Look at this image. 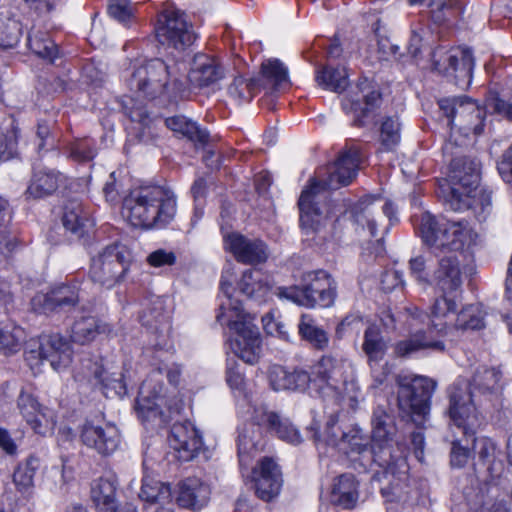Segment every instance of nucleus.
<instances>
[{
	"instance_id": "61",
	"label": "nucleus",
	"mask_w": 512,
	"mask_h": 512,
	"mask_svg": "<svg viewBox=\"0 0 512 512\" xmlns=\"http://www.w3.org/2000/svg\"><path fill=\"white\" fill-rule=\"evenodd\" d=\"M147 262L153 267L171 266L176 262V255L172 251L158 249L148 255Z\"/></svg>"
},
{
	"instance_id": "39",
	"label": "nucleus",
	"mask_w": 512,
	"mask_h": 512,
	"mask_svg": "<svg viewBox=\"0 0 512 512\" xmlns=\"http://www.w3.org/2000/svg\"><path fill=\"white\" fill-rule=\"evenodd\" d=\"M139 497L145 502V505H163L173 502L170 485L148 476L142 480Z\"/></svg>"
},
{
	"instance_id": "30",
	"label": "nucleus",
	"mask_w": 512,
	"mask_h": 512,
	"mask_svg": "<svg viewBox=\"0 0 512 512\" xmlns=\"http://www.w3.org/2000/svg\"><path fill=\"white\" fill-rule=\"evenodd\" d=\"M258 83V92L263 88L279 91L291 86L288 68L279 59H267L262 62L260 76L254 78Z\"/></svg>"
},
{
	"instance_id": "38",
	"label": "nucleus",
	"mask_w": 512,
	"mask_h": 512,
	"mask_svg": "<svg viewBox=\"0 0 512 512\" xmlns=\"http://www.w3.org/2000/svg\"><path fill=\"white\" fill-rule=\"evenodd\" d=\"M473 450L478 462L487 468L493 476L502 469V461L498 459L496 443L488 437H478L473 440Z\"/></svg>"
},
{
	"instance_id": "19",
	"label": "nucleus",
	"mask_w": 512,
	"mask_h": 512,
	"mask_svg": "<svg viewBox=\"0 0 512 512\" xmlns=\"http://www.w3.org/2000/svg\"><path fill=\"white\" fill-rule=\"evenodd\" d=\"M80 437L84 445L102 456L113 454L120 444L117 427L109 423L97 424L93 421H86Z\"/></svg>"
},
{
	"instance_id": "2",
	"label": "nucleus",
	"mask_w": 512,
	"mask_h": 512,
	"mask_svg": "<svg viewBox=\"0 0 512 512\" xmlns=\"http://www.w3.org/2000/svg\"><path fill=\"white\" fill-rule=\"evenodd\" d=\"M448 181L446 206L455 212L472 209L480 221L485 220L492 209V201L491 192L479 188V163L467 157L453 159Z\"/></svg>"
},
{
	"instance_id": "11",
	"label": "nucleus",
	"mask_w": 512,
	"mask_h": 512,
	"mask_svg": "<svg viewBox=\"0 0 512 512\" xmlns=\"http://www.w3.org/2000/svg\"><path fill=\"white\" fill-rule=\"evenodd\" d=\"M132 263V253L124 245L105 247L91 260L89 275L93 282L108 289L121 283Z\"/></svg>"
},
{
	"instance_id": "35",
	"label": "nucleus",
	"mask_w": 512,
	"mask_h": 512,
	"mask_svg": "<svg viewBox=\"0 0 512 512\" xmlns=\"http://www.w3.org/2000/svg\"><path fill=\"white\" fill-rule=\"evenodd\" d=\"M61 181L62 175L59 172L51 169L35 170L26 194L33 198L46 197L58 189Z\"/></svg>"
},
{
	"instance_id": "36",
	"label": "nucleus",
	"mask_w": 512,
	"mask_h": 512,
	"mask_svg": "<svg viewBox=\"0 0 512 512\" xmlns=\"http://www.w3.org/2000/svg\"><path fill=\"white\" fill-rule=\"evenodd\" d=\"M92 375L106 397L122 396L126 393L122 371H110L102 365L95 363Z\"/></svg>"
},
{
	"instance_id": "5",
	"label": "nucleus",
	"mask_w": 512,
	"mask_h": 512,
	"mask_svg": "<svg viewBox=\"0 0 512 512\" xmlns=\"http://www.w3.org/2000/svg\"><path fill=\"white\" fill-rule=\"evenodd\" d=\"M503 389V375L496 367H479L471 380L470 390L465 383H455L448 389L449 416L455 425L463 427L467 433V425H473L475 415L474 398L477 394L489 400L497 396Z\"/></svg>"
},
{
	"instance_id": "8",
	"label": "nucleus",
	"mask_w": 512,
	"mask_h": 512,
	"mask_svg": "<svg viewBox=\"0 0 512 512\" xmlns=\"http://www.w3.org/2000/svg\"><path fill=\"white\" fill-rule=\"evenodd\" d=\"M396 383L398 408L402 415L416 423L424 420L430 410L436 382L425 376L400 374Z\"/></svg>"
},
{
	"instance_id": "50",
	"label": "nucleus",
	"mask_w": 512,
	"mask_h": 512,
	"mask_svg": "<svg viewBox=\"0 0 512 512\" xmlns=\"http://www.w3.org/2000/svg\"><path fill=\"white\" fill-rule=\"evenodd\" d=\"M401 126L397 117H386L380 126V143L384 151H392L400 142Z\"/></svg>"
},
{
	"instance_id": "9",
	"label": "nucleus",
	"mask_w": 512,
	"mask_h": 512,
	"mask_svg": "<svg viewBox=\"0 0 512 512\" xmlns=\"http://www.w3.org/2000/svg\"><path fill=\"white\" fill-rule=\"evenodd\" d=\"M228 326L232 353L245 363H256L262 352V338L253 317L237 304L230 309Z\"/></svg>"
},
{
	"instance_id": "54",
	"label": "nucleus",
	"mask_w": 512,
	"mask_h": 512,
	"mask_svg": "<svg viewBox=\"0 0 512 512\" xmlns=\"http://www.w3.org/2000/svg\"><path fill=\"white\" fill-rule=\"evenodd\" d=\"M429 8L432 19L442 23L460 9L459 0H430Z\"/></svg>"
},
{
	"instance_id": "43",
	"label": "nucleus",
	"mask_w": 512,
	"mask_h": 512,
	"mask_svg": "<svg viewBox=\"0 0 512 512\" xmlns=\"http://www.w3.org/2000/svg\"><path fill=\"white\" fill-rule=\"evenodd\" d=\"M298 332L302 339L309 342L314 348L323 350L328 347L329 337L327 332L318 326L315 319L310 315H301Z\"/></svg>"
},
{
	"instance_id": "10",
	"label": "nucleus",
	"mask_w": 512,
	"mask_h": 512,
	"mask_svg": "<svg viewBox=\"0 0 512 512\" xmlns=\"http://www.w3.org/2000/svg\"><path fill=\"white\" fill-rule=\"evenodd\" d=\"M128 86L137 97L151 100L178 88V81L169 66L155 58L134 68Z\"/></svg>"
},
{
	"instance_id": "22",
	"label": "nucleus",
	"mask_w": 512,
	"mask_h": 512,
	"mask_svg": "<svg viewBox=\"0 0 512 512\" xmlns=\"http://www.w3.org/2000/svg\"><path fill=\"white\" fill-rule=\"evenodd\" d=\"M169 444L180 461L192 460L202 447V438L190 423H176L172 426Z\"/></svg>"
},
{
	"instance_id": "41",
	"label": "nucleus",
	"mask_w": 512,
	"mask_h": 512,
	"mask_svg": "<svg viewBox=\"0 0 512 512\" xmlns=\"http://www.w3.org/2000/svg\"><path fill=\"white\" fill-rule=\"evenodd\" d=\"M25 333L22 327L14 321L6 320L0 322V353L13 355L21 350Z\"/></svg>"
},
{
	"instance_id": "17",
	"label": "nucleus",
	"mask_w": 512,
	"mask_h": 512,
	"mask_svg": "<svg viewBox=\"0 0 512 512\" xmlns=\"http://www.w3.org/2000/svg\"><path fill=\"white\" fill-rule=\"evenodd\" d=\"M360 153L356 148L341 152L334 163L326 169L327 177L322 180L314 179L320 185V190H336L347 186L356 178L359 165Z\"/></svg>"
},
{
	"instance_id": "44",
	"label": "nucleus",
	"mask_w": 512,
	"mask_h": 512,
	"mask_svg": "<svg viewBox=\"0 0 512 512\" xmlns=\"http://www.w3.org/2000/svg\"><path fill=\"white\" fill-rule=\"evenodd\" d=\"M362 350L370 364L381 361L386 353L387 344L381 334L380 329L375 326H369L363 337Z\"/></svg>"
},
{
	"instance_id": "14",
	"label": "nucleus",
	"mask_w": 512,
	"mask_h": 512,
	"mask_svg": "<svg viewBox=\"0 0 512 512\" xmlns=\"http://www.w3.org/2000/svg\"><path fill=\"white\" fill-rule=\"evenodd\" d=\"M354 372V365L332 355L323 356L314 369L313 385L324 400H339L340 382Z\"/></svg>"
},
{
	"instance_id": "40",
	"label": "nucleus",
	"mask_w": 512,
	"mask_h": 512,
	"mask_svg": "<svg viewBox=\"0 0 512 512\" xmlns=\"http://www.w3.org/2000/svg\"><path fill=\"white\" fill-rule=\"evenodd\" d=\"M165 124L170 130L186 136L197 148H203L208 143V132L201 129L195 122L189 121L183 116L167 118Z\"/></svg>"
},
{
	"instance_id": "20",
	"label": "nucleus",
	"mask_w": 512,
	"mask_h": 512,
	"mask_svg": "<svg viewBox=\"0 0 512 512\" xmlns=\"http://www.w3.org/2000/svg\"><path fill=\"white\" fill-rule=\"evenodd\" d=\"M17 408L35 433L46 435L54 430L55 420L52 413L40 405L32 394L21 391L17 398Z\"/></svg>"
},
{
	"instance_id": "46",
	"label": "nucleus",
	"mask_w": 512,
	"mask_h": 512,
	"mask_svg": "<svg viewBox=\"0 0 512 512\" xmlns=\"http://www.w3.org/2000/svg\"><path fill=\"white\" fill-rule=\"evenodd\" d=\"M39 468V460L30 456L20 463L13 473V483L18 492L29 494L34 486V476Z\"/></svg>"
},
{
	"instance_id": "27",
	"label": "nucleus",
	"mask_w": 512,
	"mask_h": 512,
	"mask_svg": "<svg viewBox=\"0 0 512 512\" xmlns=\"http://www.w3.org/2000/svg\"><path fill=\"white\" fill-rule=\"evenodd\" d=\"M438 266L433 277L436 286L444 294H451L460 289L462 277L460 262L454 253L441 256L439 254Z\"/></svg>"
},
{
	"instance_id": "63",
	"label": "nucleus",
	"mask_w": 512,
	"mask_h": 512,
	"mask_svg": "<svg viewBox=\"0 0 512 512\" xmlns=\"http://www.w3.org/2000/svg\"><path fill=\"white\" fill-rule=\"evenodd\" d=\"M497 168L502 179L512 186V144L503 153Z\"/></svg>"
},
{
	"instance_id": "37",
	"label": "nucleus",
	"mask_w": 512,
	"mask_h": 512,
	"mask_svg": "<svg viewBox=\"0 0 512 512\" xmlns=\"http://www.w3.org/2000/svg\"><path fill=\"white\" fill-rule=\"evenodd\" d=\"M332 500L335 504L346 509L355 506L358 500L357 482L352 474H343L334 480Z\"/></svg>"
},
{
	"instance_id": "18",
	"label": "nucleus",
	"mask_w": 512,
	"mask_h": 512,
	"mask_svg": "<svg viewBox=\"0 0 512 512\" xmlns=\"http://www.w3.org/2000/svg\"><path fill=\"white\" fill-rule=\"evenodd\" d=\"M396 214V209L392 202L382 201L380 198L366 196L355 203L350 209V215L354 223L367 228L371 236L376 235L377 224L385 215L392 222Z\"/></svg>"
},
{
	"instance_id": "21",
	"label": "nucleus",
	"mask_w": 512,
	"mask_h": 512,
	"mask_svg": "<svg viewBox=\"0 0 512 512\" xmlns=\"http://www.w3.org/2000/svg\"><path fill=\"white\" fill-rule=\"evenodd\" d=\"M252 474L255 492L260 499L270 501L279 494L282 477L279 467L273 459L264 457L259 465L253 468Z\"/></svg>"
},
{
	"instance_id": "34",
	"label": "nucleus",
	"mask_w": 512,
	"mask_h": 512,
	"mask_svg": "<svg viewBox=\"0 0 512 512\" xmlns=\"http://www.w3.org/2000/svg\"><path fill=\"white\" fill-rule=\"evenodd\" d=\"M272 288L273 286L267 277L260 271L252 269L244 271L238 282V289L241 293L259 302H265L269 299Z\"/></svg>"
},
{
	"instance_id": "28",
	"label": "nucleus",
	"mask_w": 512,
	"mask_h": 512,
	"mask_svg": "<svg viewBox=\"0 0 512 512\" xmlns=\"http://www.w3.org/2000/svg\"><path fill=\"white\" fill-rule=\"evenodd\" d=\"M321 192L320 185L315 180H311L299 198L300 224L307 233L320 230L325 218L315 206V198Z\"/></svg>"
},
{
	"instance_id": "7",
	"label": "nucleus",
	"mask_w": 512,
	"mask_h": 512,
	"mask_svg": "<svg viewBox=\"0 0 512 512\" xmlns=\"http://www.w3.org/2000/svg\"><path fill=\"white\" fill-rule=\"evenodd\" d=\"M440 109L448 118L451 142L457 146L465 144V139L473 134L478 136L483 131L484 111L474 101L466 97L440 99Z\"/></svg>"
},
{
	"instance_id": "52",
	"label": "nucleus",
	"mask_w": 512,
	"mask_h": 512,
	"mask_svg": "<svg viewBox=\"0 0 512 512\" xmlns=\"http://www.w3.org/2000/svg\"><path fill=\"white\" fill-rule=\"evenodd\" d=\"M22 25L16 19L8 18L0 21V48H14L21 37Z\"/></svg>"
},
{
	"instance_id": "51",
	"label": "nucleus",
	"mask_w": 512,
	"mask_h": 512,
	"mask_svg": "<svg viewBox=\"0 0 512 512\" xmlns=\"http://www.w3.org/2000/svg\"><path fill=\"white\" fill-rule=\"evenodd\" d=\"M228 92L230 97L237 104H240L244 101H250L258 93V83L254 79L247 82L242 76H235L229 85Z\"/></svg>"
},
{
	"instance_id": "32",
	"label": "nucleus",
	"mask_w": 512,
	"mask_h": 512,
	"mask_svg": "<svg viewBox=\"0 0 512 512\" xmlns=\"http://www.w3.org/2000/svg\"><path fill=\"white\" fill-rule=\"evenodd\" d=\"M210 488L200 479L190 477L179 485L178 504L192 510H200L207 505L210 499Z\"/></svg>"
},
{
	"instance_id": "45",
	"label": "nucleus",
	"mask_w": 512,
	"mask_h": 512,
	"mask_svg": "<svg viewBox=\"0 0 512 512\" xmlns=\"http://www.w3.org/2000/svg\"><path fill=\"white\" fill-rule=\"evenodd\" d=\"M264 448L260 432L244 430L238 439V455L241 466H249L251 459Z\"/></svg>"
},
{
	"instance_id": "1",
	"label": "nucleus",
	"mask_w": 512,
	"mask_h": 512,
	"mask_svg": "<svg viewBox=\"0 0 512 512\" xmlns=\"http://www.w3.org/2000/svg\"><path fill=\"white\" fill-rule=\"evenodd\" d=\"M371 450L374 461L383 468L382 478L389 486H383V495L396 494L397 488L405 482L406 462L404 447L396 440V426L391 415L383 407H376L371 418Z\"/></svg>"
},
{
	"instance_id": "25",
	"label": "nucleus",
	"mask_w": 512,
	"mask_h": 512,
	"mask_svg": "<svg viewBox=\"0 0 512 512\" xmlns=\"http://www.w3.org/2000/svg\"><path fill=\"white\" fill-rule=\"evenodd\" d=\"M38 354L41 360L48 361L54 370L60 371L70 365L73 352L63 336L52 334L41 339Z\"/></svg>"
},
{
	"instance_id": "59",
	"label": "nucleus",
	"mask_w": 512,
	"mask_h": 512,
	"mask_svg": "<svg viewBox=\"0 0 512 512\" xmlns=\"http://www.w3.org/2000/svg\"><path fill=\"white\" fill-rule=\"evenodd\" d=\"M16 144V132L14 130L4 133L0 130V161L9 160L13 156Z\"/></svg>"
},
{
	"instance_id": "31",
	"label": "nucleus",
	"mask_w": 512,
	"mask_h": 512,
	"mask_svg": "<svg viewBox=\"0 0 512 512\" xmlns=\"http://www.w3.org/2000/svg\"><path fill=\"white\" fill-rule=\"evenodd\" d=\"M117 486V477L112 474L100 477L93 482L91 498L97 512H118Z\"/></svg>"
},
{
	"instance_id": "33",
	"label": "nucleus",
	"mask_w": 512,
	"mask_h": 512,
	"mask_svg": "<svg viewBox=\"0 0 512 512\" xmlns=\"http://www.w3.org/2000/svg\"><path fill=\"white\" fill-rule=\"evenodd\" d=\"M111 332L109 324L94 316H82L73 323L70 337L73 342L84 345L95 340L100 334L109 335Z\"/></svg>"
},
{
	"instance_id": "48",
	"label": "nucleus",
	"mask_w": 512,
	"mask_h": 512,
	"mask_svg": "<svg viewBox=\"0 0 512 512\" xmlns=\"http://www.w3.org/2000/svg\"><path fill=\"white\" fill-rule=\"evenodd\" d=\"M28 46L35 55L50 62H53L58 54L56 44L46 33L40 31H32L29 34Z\"/></svg>"
},
{
	"instance_id": "29",
	"label": "nucleus",
	"mask_w": 512,
	"mask_h": 512,
	"mask_svg": "<svg viewBox=\"0 0 512 512\" xmlns=\"http://www.w3.org/2000/svg\"><path fill=\"white\" fill-rule=\"evenodd\" d=\"M220 79V61L213 56L196 54L191 63L188 80L195 88L208 87Z\"/></svg>"
},
{
	"instance_id": "55",
	"label": "nucleus",
	"mask_w": 512,
	"mask_h": 512,
	"mask_svg": "<svg viewBox=\"0 0 512 512\" xmlns=\"http://www.w3.org/2000/svg\"><path fill=\"white\" fill-rule=\"evenodd\" d=\"M341 444L347 445L351 452L362 453L367 449L368 440L358 426H353L342 433Z\"/></svg>"
},
{
	"instance_id": "26",
	"label": "nucleus",
	"mask_w": 512,
	"mask_h": 512,
	"mask_svg": "<svg viewBox=\"0 0 512 512\" xmlns=\"http://www.w3.org/2000/svg\"><path fill=\"white\" fill-rule=\"evenodd\" d=\"M253 419L258 426H263L270 432L275 433L283 441L299 444L302 440L298 429L288 418H283L265 407L255 409Z\"/></svg>"
},
{
	"instance_id": "6",
	"label": "nucleus",
	"mask_w": 512,
	"mask_h": 512,
	"mask_svg": "<svg viewBox=\"0 0 512 512\" xmlns=\"http://www.w3.org/2000/svg\"><path fill=\"white\" fill-rule=\"evenodd\" d=\"M419 231L423 242L436 256L444 250L449 253L461 251L473 244L477 237L467 221L437 218L429 212L421 214Z\"/></svg>"
},
{
	"instance_id": "3",
	"label": "nucleus",
	"mask_w": 512,
	"mask_h": 512,
	"mask_svg": "<svg viewBox=\"0 0 512 512\" xmlns=\"http://www.w3.org/2000/svg\"><path fill=\"white\" fill-rule=\"evenodd\" d=\"M122 210L135 227L164 228L175 219L177 196L167 186L141 187L124 198Z\"/></svg>"
},
{
	"instance_id": "16",
	"label": "nucleus",
	"mask_w": 512,
	"mask_h": 512,
	"mask_svg": "<svg viewBox=\"0 0 512 512\" xmlns=\"http://www.w3.org/2000/svg\"><path fill=\"white\" fill-rule=\"evenodd\" d=\"M80 301L79 287L76 284H60L49 291L37 293L31 301L32 308L38 313L68 312Z\"/></svg>"
},
{
	"instance_id": "58",
	"label": "nucleus",
	"mask_w": 512,
	"mask_h": 512,
	"mask_svg": "<svg viewBox=\"0 0 512 512\" xmlns=\"http://www.w3.org/2000/svg\"><path fill=\"white\" fill-rule=\"evenodd\" d=\"M70 155L76 161L85 162L93 159L95 149L89 140L84 139L77 141L71 146Z\"/></svg>"
},
{
	"instance_id": "53",
	"label": "nucleus",
	"mask_w": 512,
	"mask_h": 512,
	"mask_svg": "<svg viewBox=\"0 0 512 512\" xmlns=\"http://www.w3.org/2000/svg\"><path fill=\"white\" fill-rule=\"evenodd\" d=\"M454 328L461 331L478 330L484 326L483 318L475 306L462 309L456 317Z\"/></svg>"
},
{
	"instance_id": "4",
	"label": "nucleus",
	"mask_w": 512,
	"mask_h": 512,
	"mask_svg": "<svg viewBox=\"0 0 512 512\" xmlns=\"http://www.w3.org/2000/svg\"><path fill=\"white\" fill-rule=\"evenodd\" d=\"M456 307V301L443 293L441 297L434 301L431 307V315L417 307L408 308L412 321L424 323L425 320H428V326L426 330H417L411 333L408 338L397 342L394 346L395 354L398 357H409L424 350L444 351V342L435 337L433 333L436 331L437 335H444L448 318L456 312Z\"/></svg>"
},
{
	"instance_id": "15",
	"label": "nucleus",
	"mask_w": 512,
	"mask_h": 512,
	"mask_svg": "<svg viewBox=\"0 0 512 512\" xmlns=\"http://www.w3.org/2000/svg\"><path fill=\"white\" fill-rule=\"evenodd\" d=\"M303 306L330 307L336 298V284L324 270L309 271L302 275Z\"/></svg>"
},
{
	"instance_id": "57",
	"label": "nucleus",
	"mask_w": 512,
	"mask_h": 512,
	"mask_svg": "<svg viewBox=\"0 0 512 512\" xmlns=\"http://www.w3.org/2000/svg\"><path fill=\"white\" fill-rule=\"evenodd\" d=\"M288 374L284 367L280 365H273L269 368L268 379L271 387L275 391H284L289 387Z\"/></svg>"
},
{
	"instance_id": "60",
	"label": "nucleus",
	"mask_w": 512,
	"mask_h": 512,
	"mask_svg": "<svg viewBox=\"0 0 512 512\" xmlns=\"http://www.w3.org/2000/svg\"><path fill=\"white\" fill-rule=\"evenodd\" d=\"M271 294H275L280 299H285L291 301L299 306H303V293L301 284L299 286H290V287H276L272 288Z\"/></svg>"
},
{
	"instance_id": "56",
	"label": "nucleus",
	"mask_w": 512,
	"mask_h": 512,
	"mask_svg": "<svg viewBox=\"0 0 512 512\" xmlns=\"http://www.w3.org/2000/svg\"><path fill=\"white\" fill-rule=\"evenodd\" d=\"M108 14L124 26L133 20L134 14L127 0H112L108 6Z\"/></svg>"
},
{
	"instance_id": "47",
	"label": "nucleus",
	"mask_w": 512,
	"mask_h": 512,
	"mask_svg": "<svg viewBox=\"0 0 512 512\" xmlns=\"http://www.w3.org/2000/svg\"><path fill=\"white\" fill-rule=\"evenodd\" d=\"M62 222L66 230L77 237H81L84 234L88 219L83 213L81 204L76 201H71L64 207Z\"/></svg>"
},
{
	"instance_id": "64",
	"label": "nucleus",
	"mask_w": 512,
	"mask_h": 512,
	"mask_svg": "<svg viewBox=\"0 0 512 512\" xmlns=\"http://www.w3.org/2000/svg\"><path fill=\"white\" fill-rule=\"evenodd\" d=\"M311 382L310 375L306 371L295 370L289 372L287 390H305Z\"/></svg>"
},
{
	"instance_id": "42",
	"label": "nucleus",
	"mask_w": 512,
	"mask_h": 512,
	"mask_svg": "<svg viewBox=\"0 0 512 512\" xmlns=\"http://www.w3.org/2000/svg\"><path fill=\"white\" fill-rule=\"evenodd\" d=\"M315 80L324 89L338 93L348 86V75L344 67L318 66Z\"/></svg>"
},
{
	"instance_id": "13",
	"label": "nucleus",
	"mask_w": 512,
	"mask_h": 512,
	"mask_svg": "<svg viewBox=\"0 0 512 512\" xmlns=\"http://www.w3.org/2000/svg\"><path fill=\"white\" fill-rule=\"evenodd\" d=\"M433 68L454 82L461 89H467L472 80L474 58L469 48L456 47L450 50L436 49L432 54Z\"/></svg>"
},
{
	"instance_id": "24",
	"label": "nucleus",
	"mask_w": 512,
	"mask_h": 512,
	"mask_svg": "<svg viewBox=\"0 0 512 512\" xmlns=\"http://www.w3.org/2000/svg\"><path fill=\"white\" fill-rule=\"evenodd\" d=\"M156 376V373H153L140 387L137 411L143 420H152L163 416L161 407L164 403V386L161 383H156Z\"/></svg>"
},
{
	"instance_id": "23",
	"label": "nucleus",
	"mask_w": 512,
	"mask_h": 512,
	"mask_svg": "<svg viewBox=\"0 0 512 512\" xmlns=\"http://www.w3.org/2000/svg\"><path fill=\"white\" fill-rule=\"evenodd\" d=\"M226 242L235 259L243 264H261L269 257L267 245L259 239H248L233 233L226 237Z\"/></svg>"
},
{
	"instance_id": "62",
	"label": "nucleus",
	"mask_w": 512,
	"mask_h": 512,
	"mask_svg": "<svg viewBox=\"0 0 512 512\" xmlns=\"http://www.w3.org/2000/svg\"><path fill=\"white\" fill-rule=\"evenodd\" d=\"M410 274L420 284H428V273L426 271V261L422 256H416L409 261Z\"/></svg>"
},
{
	"instance_id": "49",
	"label": "nucleus",
	"mask_w": 512,
	"mask_h": 512,
	"mask_svg": "<svg viewBox=\"0 0 512 512\" xmlns=\"http://www.w3.org/2000/svg\"><path fill=\"white\" fill-rule=\"evenodd\" d=\"M339 391L341 398L337 401L329 400L330 402L339 404L342 401H346L348 406L351 409L355 410L358 407L359 403L364 399L360 386L355 376V371L352 372L350 376H346L340 382Z\"/></svg>"
},
{
	"instance_id": "12",
	"label": "nucleus",
	"mask_w": 512,
	"mask_h": 512,
	"mask_svg": "<svg viewBox=\"0 0 512 512\" xmlns=\"http://www.w3.org/2000/svg\"><path fill=\"white\" fill-rule=\"evenodd\" d=\"M154 31L163 48L179 52L190 47L196 38L187 15L174 8L165 9L158 15Z\"/></svg>"
}]
</instances>
